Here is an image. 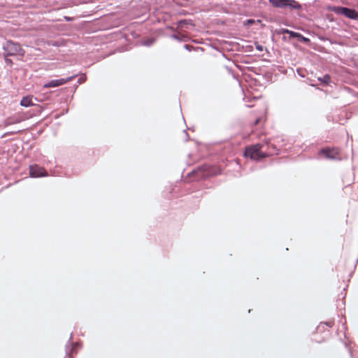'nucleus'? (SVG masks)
Wrapping results in <instances>:
<instances>
[{"label":"nucleus","instance_id":"1","mask_svg":"<svg viewBox=\"0 0 358 358\" xmlns=\"http://www.w3.org/2000/svg\"><path fill=\"white\" fill-rule=\"evenodd\" d=\"M265 145L257 143L245 148V155L254 160H259L268 156L264 150Z\"/></svg>","mask_w":358,"mask_h":358},{"label":"nucleus","instance_id":"2","mask_svg":"<svg viewBox=\"0 0 358 358\" xmlns=\"http://www.w3.org/2000/svg\"><path fill=\"white\" fill-rule=\"evenodd\" d=\"M3 56H15L19 55L24 56L25 51L22 48L20 44L13 41H6L2 46Z\"/></svg>","mask_w":358,"mask_h":358},{"label":"nucleus","instance_id":"3","mask_svg":"<svg viewBox=\"0 0 358 358\" xmlns=\"http://www.w3.org/2000/svg\"><path fill=\"white\" fill-rule=\"evenodd\" d=\"M319 155H323L326 159L341 161L342 159L341 150L338 148H325L320 150Z\"/></svg>","mask_w":358,"mask_h":358},{"label":"nucleus","instance_id":"4","mask_svg":"<svg viewBox=\"0 0 358 358\" xmlns=\"http://www.w3.org/2000/svg\"><path fill=\"white\" fill-rule=\"evenodd\" d=\"M331 10L336 14L343 15L351 20H358V12L355 9L341 6H334Z\"/></svg>","mask_w":358,"mask_h":358},{"label":"nucleus","instance_id":"5","mask_svg":"<svg viewBox=\"0 0 358 358\" xmlns=\"http://www.w3.org/2000/svg\"><path fill=\"white\" fill-rule=\"evenodd\" d=\"M76 76H71L65 78L52 80L43 85L44 88L56 87L62 85L67 82L73 80Z\"/></svg>","mask_w":358,"mask_h":358},{"label":"nucleus","instance_id":"6","mask_svg":"<svg viewBox=\"0 0 358 358\" xmlns=\"http://www.w3.org/2000/svg\"><path fill=\"white\" fill-rule=\"evenodd\" d=\"M29 174L31 177L38 178L48 176L47 171L43 167L38 165H31L29 166Z\"/></svg>","mask_w":358,"mask_h":358},{"label":"nucleus","instance_id":"7","mask_svg":"<svg viewBox=\"0 0 358 358\" xmlns=\"http://www.w3.org/2000/svg\"><path fill=\"white\" fill-rule=\"evenodd\" d=\"M71 336H72V335L71 336V338H70L69 342L66 345V355L69 357H71L72 356V355H73L76 348L77 346H78V343H73V342L71 341Z\"/></svg>","mask_w":358,"mask_h":358},{"label":"nucleus","instance_id":"8","mask_svg":"<svg viewBox=\"0 0 358 358\" xmlns=\"http://www.w3.org/2000/svg\"><path fill=\"white\" fill-rule=\"evenodd\" d=\"M22 120L23 118L20 116L9 117L4 120L3 124L5 127H7L11 124L20 123Z\"/></svg>","mask_w":358,"mask_h":358},{"label":"nucleus","instance_id":"9","mask_svg":"<svg viewBox=\"0 0 358 358\" xmlns=\"http://www.w3.org/2000/svg\"><path fill=\"white\" fill-rule=\"evenodd\" d=\"M269 2L276 8H287V0H268Z\"/></svg>","mask_w":358,"mask_h":358},{"label":"nucleus","instance_id":"10","mask_svg":"<svg viewBox=\"0 0 358 358\" xmlns=\"http://www.w3.org/2000/svg\"><path fill=\"white\" fill-rule=\"evenodd\" d=\"M287 8L294 10L301 9V5L295 0H287Z\"/></svg>","mask_w":358,"mask_h":358},{"label":"nucleus","instance_id":"11","mask_svg":"<svg viewBox=\"0 0 358 358\" xmlns=\"http://www.w3.org/2000/svg\"><path fill=\"white\" fill-rule=\"evenodd\" d=\"M20 105L24 107H29L34 105L31 96H24L20 101Z\"/></svg>","mask_w":358,"mask_h":358},{"label":"nucleus","instance_id":"12","mask_svg":"<svg viewBox=\"0 0 358 358\" xmlns=\"http://www.w3.org/2000/svg\"><path fill=\"white\" fill-rule=\"evenodd\" d=\"M318 80L324 85H328L331 81V77L329 75L326 74L323 77L319 78Z\"/></svg>","mask_w":358,"mask_h":358},{"label":"nucleus","instance_id":"13","mask_svg":"<svg viewBox=\"0 0 358 358\" xmlns=\"http://www.w3.org/2000/svg\"><path fill=\"white\" fill-rule=\"evenodd\" d=\"M171 37L173 38H175L176 40H179V41H184L185 40V38H187L186 36H185L184 35H180V34H173L171 36Z\"/></svg>","mask_w":358,"mask_h":358},{"label":"nucleus","instance_id":"14","mask_svg":"<svg viewBox=\"0 0 358 358\" xmlns=\"http://www.w3.org/2000/svg\"><path fill=\"white\" fill-rule=\"evenodd\" d=\"M283 33H287V34H289L292 37H296V36H299L300 35L298 33L294 32L292 31H289L288 29H284L283 30Z\"/></svg>","mask_w":358,"mask_h":358},{"label":"nucleus","instance_id":"15","mask_svg":"<svg viewBox=\"0 0 358 358\" xmlns=\"http://www.w3.org/2000/svg\"><path fill=\"white\" fill-rule=\"evenodd\" d=\"M87 79V77L85 75H81L78 79V83L81 84L83 83H84Z\"/></svg>","mask_w":358,"mask_h":358},{"label":"nucleus","instance_id":"16","mask_svg":"<svg viewBox=\"0 0 358 358\" xmlns=\"http://www.w3.org/2000/svg\"><path fill=\"white\" fill-rule=\"evenodd\" d=\"M5 62L7 65L12 66L13 65V61L8 58L9 56H3Z\"/></svg>","mask_w":358,"mask_h":358},{"label":"nucleus","instance_id":"17","mask_svg":"<svg viewBox=\"0 0 358 358\" xmlns=\"http://www.w3.org/2000/svg\"><path fill=\"white\" fill-rule=\"evenodd\" d=\"M20 132H21V130L10 131V132L5 133L3 136H8V135H12V134H19Z\"/></svg>","mask_w":358,"mask_h":358},{"label":"nucleus","instance_id":"18","mask_svg":"<svg viewBox=\"0 0 358 358\" xmlns=\"http://www.w3.org/2000/svg\"><path fill=\"white\" fill-rule=\"evenodd\" d=\"M152 43H153L152 40H148V41L143 42V45L149 46V45H152Z\"/></svg>","mask_w":358,"mask_h":358},{"label":"nucleus","instance_id":"19","mask_svg":"<svg viewBox=\"0 0 358 358\" xmlns=\"http://www.w3.org/2000/svg\"><path fill=\"white\" fill-rule=\"evenodd\" d=\"M256 48L259 51H263V50H264V47L262 45H259V44H256Z\"/></svg>","mask_w":358,"mask_h":358},{"label":"nucleus","instance_id":"20","mask_svg":"<svg viewBox=\"0 0 358 358\" xmlns=\"http://www.w3.org/2000/svg\"><path fill=\"white\" fill-rule=\"evenodd\" d=\"M327 324L329 326V327H331L333 325V322H329L327 323Z\"/></svg>","mask_w":358,"mask_h":358},{"label":"nucleus","instance_id":"21","mask_svg":"<svg viewBox=\"0 0 358 358\" xmlns=\"http://www.w3.org/2000/svg\"><path fill=\"white\" fill-rule=\"evenodd\" d=\"M260 121V119H257L255 122V124L257 125Z\"/></svg>","mask_w":358,"mask_h":358},{"label":"nucleus","instance_id":"22","mask_svg":"<svg viewBox=\"0 0 358 358\" xmlns=\"http://www.w3.org/2000/svg\"><path fill=\"white\" fill-rule=\"evenodd\" d=\"M185 48H186L187 50H189V45H185Z\"/></svg>","mask_w":358,"mask_h":358}]
</instances>
